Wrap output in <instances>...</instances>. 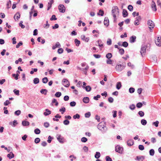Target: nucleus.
<instances>
[{"mask_svg": "<svg viewBox=\"0 0 161 161\" xmlns=\"http://www.w3.org/2000/svg\"><path fill=\"white\" fill-rule=\"evenodd\" d=\"M98 128L102 131L104 132L107 130V128L104 124L102 123H100L97 126Z\"/></svg>", "mask_w": 161, "mask_h": 161, "instance_id": "nucleus-1", "label": "nucleus"}, {"mask_svg": "<svg viewBox=\"0 0 161 161\" xmlns=\"http://www.w3.org/2000/svg\"><path fill=\"white\" fill-rule=\"evenodd\" d=\"M112 13L113 17L115 18L116 14H119V9L117 6H115L114 8L112 10Z\"/></svg>", "mask_w": 161, "mask_h": 161, "instance_id": "nucleus-2", "label": "nucleus"}, {"mask_svg": "<svg viewBox=\"0 0 161 161\" xmlns=\"http://www.w3.org/2000/svg\"><path fill=\"white\" fill-rule=\"evenodd\" d=\"M125 66L121 64H117L115 67L116 70L118 72L122 71L124 68Z\"/></svg>", "mask_w": 161, "mask_h": 161, "instance_id": "nucleus-3", "label": "nucleus"}, {"mask_svg": "<svg viewBox=\"0 0 161 161\" xmlns=\"http://www.w3.org/2000/svg\"><path fill=\"white\" fill-rule=\"evenodd\" d=\"M58 8L60 12L64 13L65 12V8L63 4L59 5L58 6Z\"/></svg>", "mask_w": 161, "mask_h": 161, "instance_id": "nucleus-4", "label": "nucleus"}, {"mask_svg": "<svg viewBox=\"0 0 161 161\" xmlns=\"http://www.w3.org/2000/svg\"><path fill=\"white\" fill-rule=\"evenodd\" d=\"M147 24L149 26V28L150 29H152L153 28L154 26V22L151 20H148Z\"/></svg>", "mask_w": 161, "mask_h": 161, "instance_id": "nucleus-5", "label": "nucleus"}, {"mask_svg": "<svg viewBox=\"0 0 161 161\" xmlns=\"http://www.w3.org/2000/svg\"><path fill=\"white\" fill-rule=\"evenodd\" d=\"M123 150V148L120 147L119 145H117L115 147V151L119 153H121L122 152Z\"/></svg>", "mask_w": 161, "mask_h": 161, "instance_id": "nucleus-6", "label": "nucleus"}, {"mask_svg": "<svg viewBox=\"0 0 161 161\" xmlns=\"http://www.w3.org/2000/svg\"><path fill=\"white\" fill-rule=\"evenodd\" d=\"M57 139L61 143H63L64 141V138L62 137L60 135H57Z\"/></svg>", "mask_w": 161, "mask_h": 161, "instance_id": "nucleus-7", "label": "nucleus"}, {"mask_svg": "<svg viewBox=\"0 0 161 161\" xmlns=\"http://www.w3.org/2000/svg\"><path fill=\"white\" fill-rule=\"evenodd\" d=\"M155 43L157 46L159 47L161 46V37L160 36L158 37L157 40L155 41Z\"/></svg>", "mask_w": 161, "mask_h": 161, "instance_id": "nucleus-8", "label": "nucleus"}, {"mask_svg": "<svg viewBox=\"0 0 161 161\" xmlns=\"http://www.w3.org/2000/svg\"><path fill=\"white\" fill-rule=\"evenodd\" d=\"M146 47L145 46H143L142 47L141 49V54L142 56H143V54L144 55L145 54L146 52Z\"/></svg>", "mask_w": 161, "mask_h": 161, "instance_id": "nucleus-9", "label": "nucleus"}, {"mask_svg": "<svg viewBox=\"0 0 161 161\" xmlns=\"http://www.w3.org/2000/svg\"><path fill=\"white\" fill-rule=\"evenodd\" d=\"M63 83L65 84L64 86L66 87H68L69 86V81L66 79H64L62 81Z\"/></svg>", "mask_w": 161, "mask_h": 161, "instance_id": "nucleus-10", "label": "nucleus"}, {"mask_svg": "<svg viewBox=\"0 0 161 161\" xmlns=\"http://www.w3.org/2000/svg\"><path fill=\"white\" fill-rule=\"evenodd\" d=\"M80 37L81 39L86 42H88L89 40V37H86L84 35H82Z\"/></svg>", "mask_w": 161, "mask_h": 161, "instance_id": "nucleus-11", "label": "nucleus"}, {"mask_svg": "<svg viewBox=\"0 0 161 161\" xmlns=\"http://www.w3.org/2000/svg\"><path fill=\"white\" fill-rule=\"evenodd\" d=\"M136 37L135 36H131L129 39L130 42L133 43L135 42L136 41Z\"/></svg>", "mask_w": 161, "mask_h": 161, "instance_id": "nucleus-12", "label": "nucleus"}, {"mask_svg": "<svg viewBox=\"0 0 161 161\" xmlns=\"http://www.w3.org/2000/svg\"><path fill=\"white\" fill-rule=\"evenodd\" d=\"M104 25L107 26H108L109 25V21L108 17H105L104 21Z\"/></svg>", "mask_w": 161, "mask_h": 161, "instance_id": "nucleus-13", "label": "nucleus"}, {"mask_svg": "<svg viewBox=\"0 0 161 161\" xmlns=\"http://www.w3.org/2000/svg\"><path fill=\"white\" fill-rule=\"evenodd\" d=\"M20 14L18 12L16 13L14 16V19L15 20H16V19L17 20H18L20 18Z\"/></svg>", "mask_w": 161, "mask_h": 161, "instance_id": "nucleus-14", "label": "nucleus"}, {"mask_svg": "<svg viewBox=\"0 0 161 161\" xmlns=\"http://www.w3.org/2000/svg\"><path fill=\"white\" fill-rule=\"evenodd\" d=\"M152 8L153 11H156L157 10L156 6L155 3L153 1L152 4Z\"/></svg>", "mask_w": 161, "mask_h": 161, "instance_id": "nucleus-15", "label": "nucleus"}, {"mask_svg": "<svg viewBox=\"0 0 161 161\" xmlns=\"http://www.w3.org/2000/svg\"><path fill=\"white\" fill-rule=\"evenodd\" d=\"M22 124L24 126H27L29 125L30 123L28 121L23 120L22 121Z\"/></svg>", "mask_w": 161, "mask_h": 161, "instance_id": "nucleus-16", "label": "nucleus"}, {"mask_svg": "<svg viewBox=\"0 0 161 161\" xmlns=\"http://www.w3.org/2000/svg\"><path fill=\"white\" fill-rule=\"evenodd\" d=\"M136 160L139 161H142L144 159V157L143 156H137L136 157Z\"/></svg>", "mask_w": 161, "mask_h": 161, "instance_id": "nucleus-17", "label": "nucleus"}, {"mask_svg": "<svg viewBox=\"0 0 161 161\" xmlns=\"http://www.w3.org/2000/svg\"><path fill=\"white\" fill-rule=\"evenodd\" d=\"M83 101L85 103H87L89 102V99L87 97H85L83 99Z\"/></svg>", "mask_w": 161, "mask_h": 161, "instance_id": "nucleus-18", "label": "nucleus"}, {"mask_svg": "<svg viewBox=\"0 0 161 161\" xmlns=\"http://www.w3.org/2000/svg\"><path fill=\"white\" fill-rule=\"evenodd\" d=\"M134 144V141L133 140H129L127 141V144L129 146H130Z\"/></svg>", "mask_w": 161, "mask_h": 161, "instance_id": "nucleus-19", "label": "nucleus"}, {"mask_svg": "<svg viewBox=\"0 0 161 161\" xmlns=\"http://www.w3.org/2000/svg\"><path fill=\"white\" fill-rule=\"evenodd\" d=\"M61 45L58 42H57L56 44L55 45V46H53L52 47V49L53 50H54L56 49L57 47H60Z\"/></svg>", "mask_w": 161, "mask_h": 161, "instance_id": "nucleus-20", "label": "nucleus"}, {"mask_svg": "<svg viewBox=\"0 0 161 161\" xmlns=\"http://www.w3.org/2000/svg\"><path fill=\"white\" fill-rule=\"evenodd\" d=\"M123 16L124 17H125L128 15V13L127 10L124 9L122 12Z\"/></svg>", "mask_w": 161, "mask_h": 161, "instance_id": "nucleus-21", "label": "nucleus"}, {"mask_svg": "<svg viewBox=\"0 0 161 161\" xmlns=\"http://www.w3.org/2000/svg\"><path fill=\"white\" fill-rule=\"evenodd\" d=\"M45 111L46 112H45L43 113L44 114L45 116H47L51 114V111L49 110L48 109H46Z\"/></svg>", "mask_w": 161, "mask_h": 161, "instance_id": "nucleus-22", "label": "nucleus"}, {"mask_svg": "<svg viewBox=\"0 0 161 161\" xmlns=\"http://www.w3.org/2000/svg\"><path fill=\"white\" fill-rule=\"evenodd\" d=\"M83 88H85L87 92H90L91 90V88L89 86H86V87L83 86Z\"/></svg>", "mask_w": 161, "mask_h": 161, "instance_id": "nucleus-23", "label": "nucleus"}, {"mask_svg": "<svg viewBox=\"0 0 161 161\" xmlns=\"http://www.w3.org/2000/svg\"><path fill=\"white\" fill-rule=\"evenodd\" d=\"M122 86L121 83L120 82H118L116 85V88L118 89L119 90Z\"/></svg>", "mask_w": 161, "mask_h": 161, "instance_id": "nucleus-24", "label": "nucleus"}, {"mask_svg": "<svg viewBox=\"0 0 161 161\" xmlns=\"http://www.w3.org/2000/svg\"><path fill=\"white\" fill-rule=\"evenodd\" d=\"M40 92L42 94L46 95L47 92V90L46 89H42L40 91Z\"/></svg>", "mask_w": 161, "mask_h": 161, "instance_id": "nucleus-25", "label": "nucleus"}, {"mask_svg": "<svg viewBox=\"0 0 161 161\" xmlns=\"http://www.w3.org/2000/svg\"><path fill=\"white\" fill-rule=\"evenodd\" d=\"M18 123H17V121L15 120H14L13 122V123H12V122H10L9 123L10 125H11L12 126L14 127Z\"/></svg>", "mask_w": 161, "mask_h": 161, "instance_id": "nucleus-26", "label": "nucleus"}, {"mask_svg": "<svg viewBox=\"0 0 161 161\" xmlns=\"http://www.w3.org/2000/svg\"><path fill=\"white\" fill-rule=\"evenodd\" d=\"M34 83L35 84H37L39 82V80L38 78H35L33 80Z\"/></svg>", "mask_w": 161, "mask_h": 161, "instance_id": "nucleus-27", "label": "nucleus"}, {"mask_svg": "<svg viewBox=\"0 0 161 161\" xmlns=\"http://www.w3.org/2000/svg\"><path fill=\"white\" fill-rule=\"evenodd\" d=\"M74 41H75V42L76 45L77 46H79V44H80V41L78 40L77 39H75Z\"/></svg>", "mask_w": 161, "mask_h": 161, "instance_id": "nucleus-28", "label": "nucleus"}, {"mask_svg": "<svg viewBox=\"0 0 161 161\" xmlns=\"http://www.w3.org/2000/svg\"><path fill=\"white\" fill-rule=\"evenodd\" d=\"M48 81V79L47 77H45L42 79V82L44 83H46Z\"/></svg>", "mask_w": 161, "mask_h": 161, "instance_id": "nucleus-29", "label": "nucleus"}, {"mask_svg": "<svg viewBox=\"0 0 161 161\" xmlns=\"http://www.w3.org/2000/svg\"><path fill=\"white\" fill-rule=\"evenodd\" d=\"M100 156V153L99 152H96L95 155V157L97 159L99 158Z\"/></svg>", "mask_w": 161, "mask_h": 161, "instance_id": "nucleus-30", "label": "nucleus"}, {"mask_svg": "<svg viewBox=\"0 0 161 161\" xmlns=\"http://www.w3.org/2000/svg\"><path fill=\"white\" fill-rule=\"evenodd\" d=\"M112 55L111 53H108L106 55V57L108 59H110L112 57Z\"/></svg>", "mask_w": 161, "mask_h": 161, "instance_id": "nucleus-31", "label": "nucleus"}, {"mask_svg": "<svg viewBox=\"0 0 161 161\" xmlns=\"http://www.w3.org/2000/svg\"><path fill=\"white\" fill-rule=\"evenodd\" d=\"M98 15H100L101 16H103L104 14V12L101 9L99 10V13H97Z\"/></svg>", "mask_w": 161, "mask_h": 161, "instance_id": "nucleus-32", "label": "nucleus"}, {"mask_svg": "<svg viewBox=\"0 0 161 161\" xmlns=\"http://www.w3.org/2000/svg\"><path fill=\"white\" fill-rule=\"evenodd\" d=\"M41 131L40 130L36 128L34 130V132L36 134H39L40 133Z\"/></svg>", "mask_w": 161, "mask_h": 161, "instance_id": "nucleus-33", "label": "nucleus"}, {"mask_svg": "<svg viewBox=\"0 0 161 161\" xmlns=\"http://www.w3.org/2000/svg\"><path fill=\"white\" fill-rule=\"evenodd\" d=\"M7 8H10L11 6V1H9L7 3Z\"/></svg>", "mask_w": 161, "mask_h": 161, "instance_id": "nucleus-34", "label": "nucleus"}, {"mask_svg": "<svg viewBox=\"0 0 161 161\" xmlns=\"http://www.w3.org/2000/svg\"><path fill=\"white\" fill-rule=\"evenodd\" d=\"M141 124L144 125H145L147 123V121L145 119H142L141 121Z\"/></svg>", "mask_w": 161, "mask_h": 161, "instance_id": "nucleus-35", "label": "nucleus"}, {"mask_svg": "<svg viewBox=\"0 0 161 161\" xmlns=\"http://www.w3.org/2000/svg\"><path fill=\"white\" fill-rule=\"evenodd\" d=\"M20 72L19 70H17L16 71V76L15 77V79L16 80H17L18 79V77L19 75V74H20Z\"/></svg>", "mask_w": 161, "mask_h": 161, "instance_id": "nucleus-36", "label": "nucleus"}, {"mask_svg": "<svg viewBox=\"0 0 161 161\" xmlns=\"http://www.w3.org/2000/svg\"><path fill=\"white\" fill-rule=\"evenodd\" d=\"M55 95L56 97H59L61 95V93L60 92H57L55 94Z\"/></svg>", "mask_w": 161, "mask_h": 161, "instance_id": "nucleus-37", "label": "nucleus"}, {"mask_svg": "<svg viewBox=\"0 0 161 161\" xmlns=\"http://www.w3.org/2000/svg\"><path fill=\"white\" fill-rule=\"evenodd\" d=\"M128 45V43L126 42H123L122 46L125 47H127Z\"/></svg>", "mask_w": 161, "mask_h": 161, "instance_id": "nucleus-38", "label": "nucleus"}, {"mask_svg": "<svg viewBox=\"0 0 161 161\" xmlns=\"http://www.w3.org/2000/svg\"><path fill=\"white\" fill-rule=\"evenodd\" d=\"M150 155L151 156H153L154 154V151L153 149L150 150L149 151Z\"/></svg>", "mask_w": 161, "mask_h": 161, "instance_id": "nucleus-39", "label": "nucleus"}, {"mask_svg": "<svg viewBox=\"0 0 161 161\" xmlns=\"http://www.w3.org/2000/svg\"><path fill=\"white\" fill-rule=\"evenodd\" d=\"M21 113V111L20 110H18L15 111L14 112V114L15 115L18 116Z\"/></svg>", "mask_w": 161, "mask_h": 161, "instance_id": "nucleus-40", "label": "nucleus"}, {"mask_svg": "<svg viewBox=\"0 0 161 161\" xmlns=\"http://www.w3.org/2000/svg\"><path fill=\"white\" fill-rule=\"evenodd\" d=\"M107 43L108 45H110L112 44V41L110 39L108 38L107 42Z\"/></svg>", "mask_w": 161, "mask_h": 161, "instance_id": "nucleus-41", "label": "nucleus"}, {"mask_svg": "<svg viewBox=\"0 0 161 161\" xmlns=\"http://www.w3.org/2000/svg\"><path fill=\"white\" fill-rule=\"evenodd\" d=\"M49 24H48V21H46V24L45 25H44V27L45 28L47 29L48 28L49 26Z\"/></svg>", "mask_w": 161, "mask_h": 161, "instance_id": "nucleus-42", "label": "nucleus"}, {"mask_svg": "<svg viewBox=\"0 0 161 161\" xmlns=\"http://www.w3.org/2000/svg\"><path fill=\"white\" fill-rule=\"evenodd\" d=\"M128 9L130 11H132L133 9V7L131 5H130L128 7Z\"/></svg>", "mask_w": 161, "mask_h": 161, "instance_id": "nucleus-43", "label": "nucleus"}, {"mask_svg": "<svg viewBox=\"0 0 161 161\" xmlns=\"http://www.w3.org/2000/svg\"><path fill=\"white\" fill-rule=\"evenodd\" d=\"M135 89L133 87H130L129 89V92L130 93H133L135 91Z\"/></svg>", "mask_w": 161, "mask_h": 161, "instance_id": "nucleus-44", "label": "nucleus"}, {"mask_svg": "<svg viewBox=\"0 0 161 161\" xmlns=\"http://www.w3.org/2000/svg\"><path fill=\"white\" fill-rule=\"evenodd\" d=\"M23 23V21H20L19 24V26H20L23 29L25 27V26L24 25L22 24Z\"/></svg>", "mask_w": 161, "mask_h": 161, "instance_id": "nucleus-45", "label": "nucleus"}, {"mask_svg": "<svg viewBox=\"0 0 161 161\" xmlns=\"http://www.w3.org/2000/svg\"><path fill=\"white\" fill-rule=\"evenodd\" d=\"M69 123V121L67 119H65L63 123L66 125H68Z\"/></svg>", "mask_w": 161, "mask_h": 161, "instance_id": "nucleus-46", "label": "nucleus"}, {"mask_svg": "<svg viewBox=\"0 0 161 161\" xmlns=\"http://www.w3.org/2000/svg\"><path fill=\"white\" fill-rule=\"evenodd\" d=\"M136 107L138 108H140L142 106V104L141 103H138L136 104Z\"/></svg>", "mask_w": 161, "mask_h": 161, "instance_id": "nucleus-47", "label": "nucleus"}, {"mask_svg": "<svg viewBox=\"0 0 161 161\" xmlns=\"http://www.w3.org/2000/svg\"><path fill=\"white\" fill-rule=\"evenodd\" d=\"M87 139L85 137H82L81 139V141L83 142H87Z\"/></svg>", "mask_w": 161, "mask_h": 161, "instance_id": "nucleus-48", "label": "nucleus"}, {"mask_svg": "<svg viewBox=\"0 0 161 161\" xmlns=\"http://www.w3.org/2000/svg\"><path fill=\"white\" fill-rule=\"evenodd\" d=\"M80 115L77 114H76L75 115H74L73 116V118L74 119H79L80 118Z\"/></svg>", "mask_w": 161, "mask_h": 161, "instance_id": "nucleus-49", "label": "nucleus"}, {"mask_svg": "<svg viewBox=\"0 0 161 161\" xmlns=\"http://www.w3.org/2000/svg\"><path fill=\"white\" fill-rule=\"evenodd\" d=\"M139 115L141 117L143 116L144 115V113L142 111H139L138 113Z\"/></svg>", "mask_w": 161, "mask_h": 161, "instance_id": "nucleus-50", "label": "nucleus"}, {"mask_svg": "<svg viewBox=\"0 0 161 161\" xmlns=\"http://www.w3.org/2000/svg\"><path fill=\"white\" fill-rule=\"evenodd\" d=\"M119 49V53L121 55H122V54H124V49L123 48H121V49Z\"/></svg>", "mask_w": 161, "mask_h": 161, "instance_id": "nucleus-51", "label": "nucleus"}, {"mask_svg": "<svg viewBox=\"0 0 161 161\" xmlns=\"http://www.w3.org/2000/svg\"><path fill=\"white\" fill-rule=\"evenodd\" d=\"M13 91L15 94L18 96L19 95V90L14 89Z\"/></svg>", "mask_w": 161, "mask_h": 161, "instance_id": "nucleus-52", "label": "nucleus"}, {"mask_svg": "<svg viewBox=\"0 0 161 161\" xmlns=\"http://www.w3.org/2000/svg\"><path fill=\"white\" fill-rule=\"evenodd\" d=\"M59 111L60 112H62V114H63L64 113L65 111V108L64 107H63L62 108L60 109Z\"/></svg>", "mask_w": 161, "mask_h": 161, "instance_id": "nucleus-53", "label": "nucleus"}, {"mask_svg": "<svg viewBox=\"0 0 161 161\" xmlns=\"http://www.w3.org/2000/svg\"><path fill=\"white\" fill-rule=\"evenodd\" d=\"M159 122L158 121H156L155 122L153 123V125H154L156 127H157L158 126Z\"/></svg>", "mask_w": 161, "mask_h": 161, "instance_id": "nucleus-54", "label": "nucleus"}, {"mask_svg": "<svg viewBox=\"0 0 161 161\" xmlns=\"http://www.w3.org/2000/svg\"><path fill=\"white\" fill-rule=\"evenodd\" d=\"M23 44L22 42L21 41L20 42L18 43L16 45V48H18L20 46L22 45Z\"/></svg>", "mask_w": 161, "mask_h": 161, "instance_id": "nucleus-55", "label": "nucleus"}, {"mask_svg": "<svg viewBox=\"0 0 161 161\" xmlns=\"http://www.w3.org/2000/svg\"><path fill=\"white\" fill-rule=\"evenodd\" d=\"M57 19L56 18V16L54 15H53L52 16V17L50 18V19L51 20H56Z\"/></svg>", "mask_w": 161, "mask_h": 161, "instance_id": "nucleus-56", "label": "nucleus"}, {"mask_svg": "<svg viewBox=\"0 0 161 161\" xmlns=\"http://www.w3.org/2000/svg\"><path fill=\"white\" fill-rule=\"evenodd\" d=\"M63 49L62 48H60L58 49V52L59 54H61L63 53Z\"/></svg>", "mask_w": 161, "mask_h": 161, "instance_id": "nucleus-57", "label": "nucleus"}, {"mask_svg": "<svg viewBox=\"0 0 161 161\" xmlns=\"http://www.w3.org/2000/svg\"><path fill=\"white\" fill-rule=\"evenodd\" d=\"M40 141V140L39 138H36L35 139L34 142L36 143H38Z\"/></svg>", "mask_w": 161, "mask_h": 161, "instance_id": "nucleus-58", "label": "nucleus"}, {"mask_svg": "<svg viewBox=\"0 0 161 161\" xmlns=\"http://www.w3.org/2000/svg\"><path fill=\"white\" fill-rule=\"evenodd\" d=\"M138 148L141 150H143L144 149L143 146L141 145H140L139 146Z\"/></svg>", "mask_w": 161, "mask_h": 161, "instance_id": "nucleus-59", "label": "nucleus"}, {"mask_svg": "<svg viewBox=\"0 0 161 161\" xmlns=\"http://www.w3.org/2000/svg\"><path fill=\"white\" fill-rule=\"evenodd\" d=\"M70 106L71 107L75 106L76 105V103L74 101H72L70 103Z\"/></svg>", "mask_w": 161, "mask_h": 161, "instance_id": "nucleus-60", "label": "nucleus"}, {"mask_svg": "<svg viewBox=\"0 0 161 161\" xmlns=\"http://www.w3.org/2000/svg\"><path fill=\"white\" fill-rule=\"evenodd\" d=\"M97 42L98 43V45L100 47H102L103 46V44H101L100 43L102 42L100 40H98L97 41Z\"/></svg>", "mask_w": 161, "mask_h": 161, "instance_id": "nucleus-61", "label": "nucleus"}, {"mask_svg": "<svg viewBox=\"0 0 161 161\" xmlns=\"http://www.w3.org/2000/svg\"><path fill=\"white\" fill-rule=\"evenodd\" d=\"M108 100L110 103H112L113 102L114 99L111 97H110L108 99Z\"/></svg>", "mask_w": 161, "mask_h": 161, "instance_id": "nucleus-62", "label": "nucleus"}, {"mask_svg": "<svg viewBox=\"0 0 161 161\" xmlns=\"http://www.w3.org/2000/svg\"><path fill=\"white\" fill-rule=\"evenodd\" d=\"M130 108L131 110H133L135 108V105L133 104H132L130 105Z\"/></svg>", "mask_w": 161, "mask_h": 161, "instance_id": "nucleus-63", "label": "nucleus"}, {"mask_svg": "<svg viewBox=\"0 0 161 161\" xmlns=\"http://www.w3.org/2000/svg\"><path fill=\"white\" fill-rule=\"evenodd\" d=\"M106 161H112V159L108 156H107L106 157Z\"/></svg>", "mask_w": 161, "mask_h": 161, "instance_id": "nucleus-64", "label": "nucleus"}]
</instances>
